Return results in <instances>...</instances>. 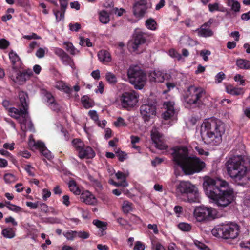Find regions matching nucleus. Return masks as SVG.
I'll return each mask as SVG.
<instances>
[{"label": "nucleus", "mask_w": 250, "mask_h": 250, "mask_svg": "<svg viewBox=\"0 0 250 250\" xmlns=\"http://www.w3.org/2000/svg\"><path fill=\"white\" fill-rule=\"evenodd\" d=\"M241 156H236L230 158L226 163L228 175L238 184L244 186L250 180L247 177L248 168L244 165Z\"/></svg>", "instance_id": "4"}, {"label": "nucleus", "mask_w": 250, "mask_h": 250, "mask_svg": "<svg viewBox=\"0 0 250 250\" xmlns=\"http://www.w3.org/2000/svg\"><path fill=\"white\" fill-rule=\"evenodd\" d=\"M225 75L223 72L218 73L215 76V81L217 83H219L225 79Z\"/></svg>", "instance_id": "57"}, {"label": "nucleus", "mask_w": 250, "mask_h": 250, "mask_svg": "<svg viewBox=\"0 0 250 250\" xmlns=\"http://www.w3.org/2000/svg\"><path fill=\"white\" fill-rule=\"evenodd\" d=\"M212 23L211 20L210 19L207 22L202 25L200 28L197 29L195 31L198 33L200 37H209L213 35V31L210 29V27Z\"/></svg>", "instance_id": "15"}, {"label": "nucleus", "mask_w": 250, "mask_h": 250, "mask_svg": "<svg viewBox=\"0 0 250 250\" xmlns=\"http://www.w3.org/2000/svg\"><path fill=\"white\" fill-rule=\"evenodd\" d=\"M127 75L129 83L135 89L143 88L146 81V75L138 65H131L127 70Z\"/></svg>", "instance_id": "7"}, {"label": "nucleus", "mask_w": 250, "mask_h": 250, "mask_svg": "<svg viewBox=\"0 0 250 250\" xmlns=\"http://www.w3.org/2000/svg\"><path fill=\"white\" fill-rule=\"evenodd\" d=\"M116 153L117 154V156L118 157V159L121 162H123L126 159L127 154L125 153L124 152L120 151L118 149Z\"/></svg>", "instance_id": "50"}, {"label": "nucleus", "mask_w": 250, "mask_h": 250, "mask_svg": "<svg viewBox=\"0 0 250 250\" xmlns=\"http://www.w3.org/2000/svg\"><path fill=\"white\" fill-rule=\"evenodd\" d=\"M48 106L53 111L58 112L60 111V105L56 102L55 100L53 102H51L48 104Z\"/></svg>", "instance_id": "46"}, {"label": "nucleus", "mask_w": 250, "mask_h": 250, "mask_svg": "<svg viewBox=\"0 0 250 250\" xmlns=\"http://www.w3.org/2000/svg\"><path fill=\"white\" fill-rule=\"evenodd\" d=\"M88 115L90 118L95 121H98V115L95 110H90L88 112Z\"/></svg>", "instance_id": "58"}, {"label": "nucleus", "mask_w": 250, "mask_h": 250, "mask_svg": "<svg viewBox=\"0 0 250 250\" xmlns=\"http://www.w3.org/2000/svg\"><path fill=\"white\" fill-rule=\"evenodd\" d=\"M9 77L15 83L20 85L24 84L33 75L31 69H27L22 72L18 70V68L10 69L8 71Z\"/></svg>", "instance_id": "9"}, {"label": "nucleus", "mask_w": 250, "mask_h": 250, "mask_svg": "<svg viewBox=\"0 0 250 250\" xmlns=\"http://www.w3.org/2000/svg\"><path fill=\"white\" fill-rule=\"evenodd\" d=\"M223 229V225H219L212 229L211 233L215 237L224 238V230Z\"/></svg>", "instance_id": "24"}, {"label": "nucleus", "mask_w": 250, "mask_h": 250, "mask_svg": "<svg viewBox=\"0 0 250 250\" xmlns=\"http://www.w3.org/2000/svg\"><path fill=\"white\" fill-rule=\"evenodd\" d=\"M99 20L104 24H106L110 21L108 13L105 10H102L99 13Z\"/></svg>", "instance_id": "26"}, {"label": "nucleus", "mask_w": 250, "mask_h": 250, "mask_svg": "<svg viewBox=\"0 0 250 250\" xmlns=\"http://www.w3.org/2000/svg\"><path fill=\"white\" fill-rule=\"evenodd\" d=\"M145 0H140L134 3L133 6V13L137 18H143L146 13L147 7Z\"/></svg>", "instance_id": "14"}, {"label": "nucleus", "mask_w": 250, "mask_h": 250, "mask_svg": "<svg viewBox=\"0 0 250 250\" xmlns=\"http://www.w3.org/2000/svg\"><path fill=\"white\" fill-rule=\"evenodd\" d=\"M69 0H59L60 5H61V13H60V16H58V13H60V11L54 10V14L56 17V19L57 22L60 21L61 20L64 19V14L65 12V10L68 6V2Z\"/></svg>", "instance_id": "18"}, {"label": "nucleus", "mask_w": 250, "mask_h": 250, "mask_svg": "<svg viewBox=\"0 0 250 250\" xmlns=\"http://www.w3.org/2000/svg\"><path fill=\"white\" fill-rule=\"evenodd\" d=\"M114 124L116 127L125 126L126 125L124 119L121 117H118L117 120Z\"/></svg>", "instance_id": "49"}, {"label": "nucleus", "mask_w": 250, "mask_h": 250, "mask_svg": "<svg viewBox=\"0 0 250 250\" xmlns=\"http://www.w3.org/2000/svg\"><path fill=\"white\" fill-rule=\"evenodd\" d=\"M42 155H43L45 158L50 160L52 158V155L51 152L46 148L45 146L41 151Z\"/></svg>", "instance_id": "53"}, {"label": "nucleus", "mask_w": 250, "mask_h": 250, "mask_svg": "<svg viewBox=\"0 0 250 250\" xmlns=\"http://www.w3.org/2000/svg\"><path fill=\"white\" fill-rule=\"evenodd\" d=\"M42 198L43 200L45 201L51 195V192L47 189H43L42 190Z\"/></svg>", "instance_id": "62"}, {"label": "nucleus", "mask_w": 250, "mask_h": 250, "mask_svg": "<svg viewBox=\"0 0 250 250\" xmlns=\"http://www.w3.org/2000/svg\"><path fill=\"white\" fill-rule=\"evenodd\" d=\"M81 201L88 205H94L96 203L95 197L88 191L82 193L80 196Z\"/></svg>", "instance_id": "21"}, {"label": "nucleus", "mask_w": 250, "mask_h": 250, "mask_svg": "<svg viewBox=\"0 0 250 250\" xmlns=\"http://www.w3.org/2000/svg\"><path fill=\"white\" fill-rule=\"evenodd\" d=\"M227 5L228 6L231 7L232 10L235 12L240 11V4L235 0H227Z\"/></svg>", "instance_id": "27"}, {"label": "nucleus", "mask_w": 250, "mask_h": 250, "mask_svg": "<svg viewBox=\"0 0 250 250\" xmlns=\"http://www.w3.org/2000/svg\"><path fill=\"white\" fill-rule=\"evenodd\" d=\"M63 235L68 240H73L74 238L76 237V231L73 230H69L63 232Z\"/></svg>", "instance_id": "39"}, {"label": "nucleus", "mask_w": 250, "mask_h": 250, "mask_svg": "<svg viewBox=\"0 0 250 250\" xmlns=\"http://www.w3.org/2000/svg\"><path fill=\"white\" fill-rule=\"evenodd\" d=\"M4 180L6 183H11L14 182L16 180L15 176L12 174L10 173L5 174L4 175Z\"/></svg>", "instance_id": "42"}, {"label": "nucleus", "mask_w": 250, "mask_h": 250, "mask_svg": "<svg viewBox=\"0 0 250 250\" xmlns=\"http://www.w3.org/2000/svg\"><path fill=\"white\" fill-rule=\"evenodd\" d=\"M54 53L56 55L58 56L60 59L64 56L66 53L62 49L56 48L54 49Z\"/></svg>", "instance_id": "61"}, {"label": "nucleus", "mask_w": 250, "mask_h": 250, "mask_svg": "<svg viewBox=\"0 0 250 250\" xmlns=\"http://www.w3.org/2000/svg\"><path fill=\"white\" fill-rule=\"evenodd\" d=\"M228 92L232 95H239L243 93V89L242 88H233Z\"/></svg>", "instance_id": "47"}, {"label": "nucleus", "mask_w": 250, "mask_h": 250, "mask_svg": "<svg viewBox=\"0 0 250 250\" xmlns=\"http://www.w3.org/2000/svg\"><path fill=\"white\" fill-rule=\"evenodd\" d=\"M203 185L206 195L218 207H226L235 200L233 189L224 180L206 176Z\"/></svg>", "instance_id": "1"}, {"label": "nucleus", "mask_w": 250, "mask_h": 250, "mask_svg": "<svg viewBox=\"0 0 250 250\" xmlns=\"http://www.w3.org/2000/svg\"><path fill=\"white\" fill-rule=\"evenodd\" d=\"M68 187L70 190L73 192L76 195H79L81 193L79 188L78 187L76 182L73 179L69 181L68 183Z\"/></svg>", "instance_id": "25"}, {"label": "nucleus", "mask_w": 250, "mask_h": 250, "mask_svg": "<svg viewBox=\"0 0 250 250\" xmlns=\"http://www.w3.org/2000/svg\"><path fill=\"white\" fill-rule=\"evenodd\" d=\"M9 58L12 63V68L11 69H15L17 68L16 65V62L20 61V58L17 53L14 52L13 50H11L9 53Z\"/></svg>", "instance_id": "23"}, {"label": "nucleus", "mask_w": 250, "mask_h": 250, "mask_svg": "<svg viewBox=\"0 0 250 250\" xmlns=\"http://www.w3.org/2000/svg\"><path fill=\"white\" fill-rule=\"evenodd\" d=\"M42 93L44 95L46 98L47 104L51 102H53L55 100L54 97L52 95L45 89L42 90Z\"/></svg>", "instance_id": "36"}, {"label": "nucleus", "mask_w": 250, "mask_h": 250, "mask_svg": "<svg viewBox=\"0 0 250 250\" xmlns=\"http://www.w3.org/2000/svg\"><path fill=\"white\" fill-rule=\"evenodd\" d=\"M177 195H186L190 203L199 201V193L196 187L188 181H182L176 186Z\"/></svg>", "instance_id": "6"}, {"label": "nucleus", "mask_w": 250, "mask_h": 250, "mask_svg": "<svg viewBox=\"0 0 250 250\" xmlns=\"http://www.w3.org/2000/svg\"><path fill=\"white\" fill-rule=\"evenodd\" d=\"M65 45V49L72 55L75 54V49L72 43L69 42H64Z\"/></svg>", "instance_id": "41"}, {"label": "nucleus", "mask_w": 250, "mask_h": 250, "mask_svg": "<svg viewBox=\"0 0 250 250\" xmlns=\"http://www.w3.org/2000/svg\"><path fill=\"white\" fill-rule=\"evenodd\" d=\"M149 79L151 82L162 83L165 78L163 73L161 71L155 70L150 72Z\"/></svg>", "instance_id": "17"}, {"label": "nucleus", "mask_w": 250, "mask_h": 250, "mask_svg": "<svg viewBox=\"0 0 250 250\" xmlns=\"http://www.w3.org/2000/svg\"><path fill=\"white\" fill-rule=\"evenodd\" d=\"M2 234L7 238H12L15 235V232L11 228H6L2 230Z\"/></svg>", "instance_id": "31"}, {"label": "nucleus", "mask_w": 250, "mask_h": 250, "mask_svg": "<svg viewBox=\"0 0 250 250\" xmlns=\"http://www.w3.org/2000/svg\"><path fill=\"white\" fill-rule=\"evenodd\" d=\"M125 12V10L122 8L120 9H118V8H114L111 11V13H114L118 16H121Z\"/></svg>", "instance_id": "55"}, {"label": "nucleus", "mask_w": 250, "mask_h": 250, "mask_svg": "<svg viewBox=\"0 0 250 250\" xmlns=\"http://www.w3.org/2000/svg\"><path fill=\"white\" fill-rule=\"evenodd\" d=\"M172 160L174 167H180L186 175H192L202 171L206 164L196 156H190L187 146L173 147L172 149Z\"/></svg>", "instance_id": "2"}, {"label": "nucleus", "mask_w": 250, "mask_h": 250, "mask_svg": "<svg viewBox=\"0 0 250 250\" xmlns=\"http://www.w3.org/2000/svg\"><path fill=\"white\" fill-rule=\"evenodd\" d=\"M225 131V125L220 120L210 118L201 125L200 134L204 143L214 146L221 143Z\"/></svg>", "instance_id": "3"}, {"label": "nucleus", "mask_w": 250, "mask_h": 250, "mask_svg": "<svg viewBox=\"0 0 250 250\" xmlns=\"http://www.w3.org/2000/svg\"><path fill=\"white\" fill-rule=\"evenodd\" d=\"M132 203L128 201H125L123 203L122 206L123 210L125 213H128L132 210Z\"/></svg>", "instance_id": "38"}, {"label": "nucleus", "mask_w": 250, "mask_h": 250, "mask_svg": "<svg viewBox=\"0 0 250 250\" xmlns=\"http://www.w3.org/2000/svg\"><path fill=\"white\" fill-rule=\"evenodd\" d=\"M44 54L45 50L42 48H39L36 53V56L39 58H43L44 56Z\"/></svg>", "instance_id": "64"}, {"label": "nucleus", "mask_w": 250, "mask_h": 250, "mask_svg": "<svg viewBox=\"0 0 250 250\" xmlns=\"http://www.w3.org/2000/svg\"><path fill=\"white\" fill-rule=\"evenodd\" d=\"M93 224L97 228L102 229L103 230L106 229L107 223L101 221L99 220H94Z\"/></svg>", "instance_id": "37"}, {"label": "nucleus", "mask_w": 250, "mask_h": 250, "mask_svg": "<svg viewBox=\"0 0 250 250\" xmlns=\"http://www.w3.org/2000/svg\"><path fill=\"white\" fill-rule=\"evenodd\" d=\"M6 207L10 210L18 212L21 210V208L15 205L12 204L11 206H6Z\"/></svg>", "instance_id": "56"}, {"label": "nucleus", "mask_w": 250, "mask_h": 250, "mask_svg": "<svg viewBox=\"0 0 250 250\" xmlns=\"http://www.w3.org/2000/svg\"><path fill=\"white\" fill-rule=\"evenodd\" d=\"M205 94V91L202 88L191 85L188 88L184 97L185 101L189 104H196Z\"/></svg>", "instance_id": "8"}, {"label": "nucleus", "mask_w": 250, "mask_h": 250, "mask_svg": "<svg viewBox=\"0 0 250 250\" xmlns=\"http://www.w3.org/2000/svg\"><path fill=\"white\" fill-rule=\"evenodd\" d=\"M213 209L212 208L200 206L196 208L194 212V214L197 220L202 222L205 220L213 219Z\"/></svg>", "instance_id": "10"}, {"label": "nucleus", "mask_w": 250, "mask_h": 250, "mask_svg": "<svg viewBox=\"0 0 250 250\" xmlns=\"http://www.w3.org/2000/svg\"><path fill=\"white\" fill-rule=\"evenodd\" d=\"M84 42H85L86 46L87 47H91L92 46V44L90 42L89 39H84L83 37L81 36L80 37V45L81 46H83L84 45Z\"/></svg>", "instance_id": "45"}, {"label": "nucleus", "mask_w": 250, "mask_h": 250, "mask_svg": "<svg viewBox=\"0 0 250 250\" xmlns=\"http://www.w3.org/2000/svg\"><path fill=\"white\" fill-rule=\"evenodd\" d=\"M146 25L149 29L154 30L156 29L157 23L152 18H150L146 21Z\"/></svg>", "instance_id": "32"}, {"label": "nucleus", "mask_w": 250, "mask_h": 250, "mask_svg": "<svg viewBox=\"0 0 250 250\" xmlns=\"http://www.w3.org/2000/svg\"><path fill=\"white\" fill-rule=\"evenodd\" d=\"M98 58L103 62H109L111 61V55L110 53L105 50H102L98 54Z\"/></svg>", "instance_id": "22"}, {"label": "nucleus", "mask_w": 250, "mask_h": 250, "mask_svg": "<svg viewBox=\"0 0 250 250\" xmlns=\"http://www.w3.org/2000/svg\"><path fill=\"white\" fill-rule=\"evenodd\" d=\"M69 29L72 31H78L81 28V25L79 23H70L69 25Z\"/></svg>", "instance_id": "51"}, {"label": "nucleus", "mask_w": 250, "mask_h": 250, "mask_svg": "<svg viewBox=\"0 0 250 250\" xmlns=\"http://www.w3.org/2000/svg\"><path fill=\"white\" fill-rule=\"evenodd\" d=\"M105 79L109 83L112 84H115L117 82L116 75L110 72L106 73Z\"/></svg>", "instance_id": "30"}, {"label": "nucleus", "mask_w": 250, "mask_h": 250, "mask_svg": "<svg viewBox=\"0 0 250 250\" xmlns=\"http://www.w3.org/2000/svg\"><path fill=\"white\" fill-rule=\"evenodd\" d=\"M178 228L182 231H188L191 229V226L188 223H180L178 224Z\"/></svg>", "instance_id": "43"}, {"label": "nucleus", "mask_w": 250, "mask_h": 250, "mask_svg": "<svg viewBox=\"0 0 250 250\" xmlns=\"http://www.w3.org/2000/svg\"><path fill=\"white\" fill-rule=\"evenodd\" d=\"M146 38L145 33L141 31L136 32L134 36V41L132 43V48L136 51L139 46L146 42Z\"/></svg>", "instance_id": "16"}, {"label": "nucleus", "mask_w": 250, "mask_h": 250, "mask_svg": "<svg viewBox=\"0 0 250 250\" xmlns=\"http://www.w3.org/2000/svg\"><path fill=\"white\" fill-rule=\"evenodd\" d=\"M29 146H30L34 147L36 149H39L40 151L45 147V145L43 143L40 141L36 142L34 140L30 142Z\"/></svg>", "instance_id": "34"}, {"label": "nucleus", "mask_w": 250, "mask_h": 250, "mask_svg": "<svg viewBox=\"0 0 250 250\" xmlns=\"http://www.w3.org/2000/svg\"><path fill=\"white\" fill-rule=\"evenodd\" d=\"M72 142L74 146L78 152L84 146L83 142L80 139H74Z\"/></svg>", "instance_id": "33"}, {"label": "nucleus", "mask_w": 250, "mask_h": 250, "mask_svg": "<svg viewBox=\"0 0 250 250\" xmlns=\"http://www.w3.org/2000/svg\"><path fill=\"white\" fill-rule=\"evenodd\" d=\"M211 52L208 50H202L201 51L200 55L203 57V60L205 61H207L208 60V56L210 55Z\"/></svg>", "instance_id": "52"}, {"label": "nucleus", "mask_w": 250, "mask_h": 250, "mask_svg": "<svg viewBox=\"0 0 250 250\" xmlns=\"http://www.w3.org/2000/svg\"><path fill=\"white\" fill-rule=\"evenodd\" d=\"M151 139L155 143L161 141V135L158 131L152 132L151 134Z\"/></svg>", "instance_id": "40"}, {"label": "nucleus", "mask_w": 250, "mask_h": 250, "mask_svg": "<svg viewBox=\"0 0 250 250\" xmlns=\"http://www.w3.org/2000/svg\"><path fill=\"white\" fill-rule=\"evenodd\" d=\"M140 112L144 122H148L153 116L156 115V107L155 104L152 103L143 104L140 107Z\"/></svg>", "instance_id": "11"}, {"label": "nucleus", "mask_w": 250, "mask_h": 250, "mask_svg": "<svg viewBox=\"0 0 250 250\" xmlns=\"http://www.w3.org/2000/svg\"><path fill=\"white\" fill-rule=\"evenodd\" d=\"M145 246L140 241H137L134 246V250H144Z\"/></svg>", "instance_id": "63"}, {"label": "nucleus", "mask_w": 250, "mask_h": 250, "mask_svg": "<svg viewBox=\"0 0 250 250\" xmlns=\"http://www.w3.org/2000/svg\"><path fill=\"white\" fill-rule=\"evenodd\" d=\"M224 238L235 239L239 233V227L236 224L231 223L230 224L223 225Z\"/></svg>", "instance_id": "13"}, {"label": "nucleus", "mask_w": 250, "mask_h": 250, "mask_svg": "<svg viewBox=\"0 0 250 250\" xmlns=\"http://www.w3.org/2000/svg\"><path fill=\"white\" fill-rule=\"evenodd\" d=\"M169 54L171 57L177 59L178 61L180 60L182 58L181 55L178 53L173 49H171L169 50Z\"/></svg>", "instance_id": "48"}, {"label": "nucleus", "mask_w": 250, "mask_h": 250, "mask_svg": "<svg viewBox=\"0 0 250 250\" xmlns=\"http://www.w3.org/2000/svg\"><path fill=\"white\" fill-rule=\"evenodd\" d=\"M155 146L160 149V150H164V149H166L167 148V145H166V144H165L162 141V140L160 141H159L157 142V143H155Z\"/></svg>", "instance_id": "59"}, {"label": "nucleus", "mask_w": 250, "mask_h": 250, "mask_svg": "<svg viewBox=\"0 0 250 250\" xmlns=\"http://www.w3.org/2000/svg\"><path fill=\"white\" fill-rule=\"evenodd\" d=\"M121 100L124 108L132 107L138 102V96L134 92H125L122 94Z\"/></svg>", "instance_id": "12"}, {"label": "nucleus", "mask_w": 250, "mask_h": 250, "mask_svg": "<svg viewBox=\"0 0 250 250\" xmlns=\"http://www.w3.org/2000/svg\"><path fill=\"white\" fill-rule=\"evenodd\" d=\"M10 45L9 41L5 39H0V48L5 49L7 48Z\"/></svg>", "instance_id": "54"}, {"label": "nucleus", "mask_w": 250, "mask_h": 250, "mask_svg": "<svg viewBox=\"0 0 250 250\" xmlns=\"http://www.w3.org/2000/svg\"><path fill=\"white\" fill-rule=\"evenodd\" d=\"M208 9L210 12H213L215 11L219 10V4L217 3H214L213 4H209L208 5Z\"/></svg>", "instance_id": "60"}, {"label": "nucleus", "mask_w": 250, "mask_h": 250, "mask_svg": "<svg viewBox=\"0 0 250 250\" xmlns=\"http://www.w3.org/2000/svg\"><path fill=\"white\" fill-rule=\"evenodd\" d=\"M82 103L83 106L88 108L92 106V104L89 102V98L87 96L84 95L81 98Z\"/></svg>", "instance_id": "35"}, {"label": "nucleus", "mask_w": 250, "mask_h": 250, "mask_svg": "<svg viewBox=\"0 0 250 250\" xmlns=\"http://www.w3.org/2000/svg\"><path fill=\"white\" fill-rule=\"evenodd\" d=\"M79 156L81 159L83 158H92L95 156V152L93 150L92 148L87 146H84L82 149H81L78 152Z\"/></svg>", "instance_id": "19"}, {"label": "nucleus", "mask_w": 250, "mask_h": 250, "mask_svg": "<svg viewBox=\"0 0 250 250\" xmlns=\"http://www.w3.org/2000/svg\"><path fill=\"white\" fill-rule=\"evenodd\" d=\"M76 237H78L81 239H86L89 238L90 235L89 233L85 231H76Z\"/></svg>", "instance_id": "44"}, {"label": "nucleus", "mask_w": 250, "mask_h": 250, "mask_svg": "<svg viewBox=\"0 0 250 250\" xmlns=\"http://www.w3.org/2000/svg\"><path fill=\"white\" fill-rule=\"evenodd\" d=\"M166 106V111L164 112L163 118L165 120H168L174 115L175 110L174 108V104L171 102H167L164 103Z\"/></svg>", "instance_id": "20"}, {"label": "nucleus", "mask_w": 250, "mask_h": 250, "mask_svg": "<svg viewBox=\"0 0 250 250\" xmlns=\"http://www.w3.org/2000/svg\"><path fill=\"white\" fill-rule=\"evenodd\" d=\"M61 59L64 65H69L71 67H73L74 65L73 59L67 53L65 54Z\"/></svg>", "instance_id": "29"}, {"label": "nucleus", "mask_w": 250, "mask_h": 250, "mask_svg": "<svg viewBox=\"0 0 250 250\" xmlns=\"http://www.w3.org/2000/svg\"><path fill=\"white\" fill-rule=\"evenodd\" d=\"M19 102L17 106L19 108L11 107L8 109L9 115L17 119L21 124V129L25 131L26 123L28 118L29 98L27 93L21 91L18 94Z\"/></svg>", "instance_id": "5"}, {"label": "nucleus", "mask_w": 250, "mask_h": 250, "mask_svg": "<svg viewBox=\"0 0 250 250\" xmlns=\"http://www.w3.org/2000/svg\"><path fill=\"white\" fill-rule=\"evenodd\" d=\"M236 65L240 69H248L250 68V62L246 60H237L236 61Z\"/></svg>", "instance_id": "28"}]
</instances>
